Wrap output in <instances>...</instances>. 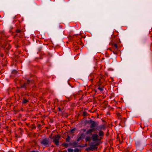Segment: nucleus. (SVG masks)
<instances>
[{"label":"nucleus","instance_id":"nucleus-1","mask_svg":"<svg viewBox=\"0 0 152 152\" xmlns=\"http://www.w3.org/2000/svg\"><path fill=\"white\" fill-rule=\"evenodd\" d=\"M61 135L59 134L53 137V142L56 145L58 146L59 145V141Z\"/></svg>","mask_w":152,"mask_h":152},{"label":"nucleus","instance_id":"nucleus-2","mask_svg":"<svg viewBox=\"0 0 152 152\" xmlns=\"http://www.w3.org/2000/svg\"><path fill=\"white\" fill-rule=\"evenodd\" d=\"M40 143L46 147H48L50 144V139L49 138H47L43 139L41 140Z\"/></svg>","mask_w":152,"mask_h":152},{"label":"nucleus","instance_id":"nucleus-3","mask_svg":"<svg viewBox=\"0 0 152 152\" xmlns=\"http://www.w3.org/2000/svg\"><path fill=\"white\" fill-rule=\"evenodd\" d=\"M87 123L90 124V127L91 128H94L96 126H97L98 124L97 122L94 121H93L91 119L87 121Z\"/></svg>","mask_w":152,"mask_h":152},{"label":"nucleus","instance_id":"nucleus-4","mask_svg":"<svg viewBox=\"0 0 152 152\" xmlns=\"http://www.w3.org/2000/svg\"><path fill=\"white\" fill-rule=\"evenodd\" d=\"M99 136L97 133H95L92 135V140L93 141L100 140V139H99Z\"/></svg>","mask_w":152,"mask_h":152},{"label":"nucleus","instance_id":"nucleus-5","mask_svg":"<svg viewBox=\"0 0 152 152\" xmlns=\"http://www.w3.org/2000/svg\"><path fill=\"white\" fill-rule=\"evenodd\" d=\"M96 130V129H95V128H90V129H88V130H87V131L86 132V135H88L90 134L91 135H92L93 134H92V133L93 132L95 131Z\"/></svg>","mask_w":152,"mask_h":152},{"label":"nucleus","instance_id":"nucleus-6","mask_svg":"<svg viewBox=\"0 0 152 152\" xmlns=\"http://www.w3.org/2000/svg\"><path fill=\"white\" fill-rule=\"evenodd\" d=\"M78 141H75L73 142L69 143V145H70L72 146L74 148L78 147Z\"/></svg>","mask_w":152,"mask_h":152},{"label":"nucleus","instance_id":"nucleus-7","mask_svg":"<svg viewBox=\"0 0 152 152\" xmlns=\"http://www.w3.org/2000/svg\"><path fill=\"white\" fill-rule=\"evenodd\" d=\"M3 48H5L7 50H9L11 48L10 45L7 43H5L4 45H3Z\"/></svg>","mask_w":152,"mask_h":152},{"label":"nucleus","instance_id":"nucleus-8","mask_svg":"<svg viewBox=\"0 0 152 152\" xmlns=\"http://www.w3.org/2000/svg\"><path fill=\"white\" fill-rule=\"evenodd\" d=\"M96 129L98 130H105V127L104 125H102L99 126H98L97 128H96Z\"/></svg>","mask_w":152,"mask_h":152},{"label":"nucleus","instance_id":"nucleus-9","mask_svg":"<svg viewBox=\"0 0 152 152\" xmlns=\"http://www.w3.org/2000/svg\"><path fill=\"white\" fill-rule=\"evenodd\" d=\"M99 145L98 143H96L95 144H93L90 145V146L92 149V151H93L95 149L97 148V146Z\"/></svg>","mask_w":152,"mask_h":152},{"label":"nucleus","instance_id":"nucleus-10","mask_svg":"<svg viewBox=\"0 0 152 152\" xmlns=\"http://www.w3.org/2000/svg\"><path fill=\"white\" fill-rule=\"evenodd\" d=\"M99 134H98V136H99L100 137V140H101L102 139V137H103L104 136V132L102 131V130H99Z\"/></svg>","mask_w":152,"mask_h":152},{"label":"nucleus","instance_id":"nucleus-11","mask_svg":"<svg viewBox=\"0 0 152 152\" xmlns=\"http://www.w3.org/2000/svg\"><path fill=\"white\" fill-rule=\"evenodd\" d=\"M84 137V134L83 133L81 134L80 136H79V135H78L77 139V141H79L82 139H83Z\"/></svg>","mask_w":152,"mask_h":152},{"label":"nucleus","instance_id":"nucleus-12","mask_svg":"<svg viewBox=\"0 0 152 152\" xmlns=\"http://www.w3.org/2000/svg\"><path fill=\"white\" fill-rule=\"evenodd\" d=\"M4 32L3 31V32H2V36H1V38L0 39H2V40H5V37H6V36H4Z\"/></svg>","mask_w":152,"mask_h":152},{"label":"nucleus","instance_id":"nucleus-13","mask_svg":"<svg viewBox=\"0 0 152 152\" xmlns=\"http://www.w3.org/2000/svg\"><path fill=\"white\" fill-rule=\"evenodd\" d=\"M91 139H92V137H91L89 136H87L85 138V140L86 142H90V141Z\"/></svg>","mask_w":152,"mask_h":152},{"label":"nucleus","instance_id":"nucleus-14","mask_svg":"<svg viewBox=\"0 0 152 152\" xmlns=\"http://www.w3.org/2000/svg\"><path fill=\"white\" fill-rule=\"evenodd\" d=\"M27 86L26 83H25L24 84L20 85V88H24L26 89L27 88Z\"/></svg>","mask_w":152,"mask_h":152},{"label":"nucleus","instance_id":"nucleus-15","mask_svg":"<svg viewBox=\"0 0 152 152\" xmlns=\"http://www.w3.org/2000/svg\"><path fill=\"white\" fill-rule=\"evenodd\" d=\"M61 145L63 146L66 148L68 147V146H69V144L68 143L64 142V143H63L61 144Z\"/></svg>","mask_w":152,"mask_h":152},{"label":"nucleus","instance_id":"nucleus-16","mask_svg":"<svg viewBox=\"0 0 152 152\" xmlns=\"http://www.w3.org/2000/svg\"><path fill=\"white\" fill-rule=\"evenodd\" d=\"M87 146V145L86 144H85L81 145H78V147L83 148Z\"/></svg>","mask_w":152,"mask_h":152},{"label":"nucleus","instance_id":"nucleus-17","mask_svg":"<svg viewBox=\"0 0 152 152\" xmlns=\"http://www.w3.org/2000/svg\"><path fill=\"white\" fill-rule=\"evenodd\" d=\"M71 138L69 136H67V137L66 139V142H69V140H70Z\"/></svg>","mask_w":152,"mask_h":152},{"label":"nucleus","instance_id":"nucleus-18","mask_svg":"<svg viewBox=\"0 0 152 152\" xmlns=\"http://www.w3.org/2000/svg\"><path fill=\"white\" fill-rule=\"evenodd\" d=\"M111 45L112 46H114L115 48H117L118 46L116 44L114 43H111Z\"/></svg>","mask_w":152,"mask_h":152},{"label":"nucleus","instance_id":"nucleus-19","mask_svg":"<svg viewBox=\"0 0 152 152\" xmlns=\"http://www.w3.org/2000/svg\"><path fill=\"white\" fill-rule=\"evenodd\" d=\"M75 129H76L75 128H74L73 129H70V133L71 134L73 133L74 132V131H75Z\"/></svg>","mask_w":152,"mask_h":152},{"label":"nucleus","instance_id":"nucleus-20","mask_svg":"<svg viewBox=\"0 0 152 152\" xmlns=\"http://www.w3.org/2000/svg\"><path fill=\"white\" fill-rule=\"evenodd\" d=\"M28 102V101L27 99H23L22 102L24 104H25L26 103Z\"/></svg>","mask_w":152,"mask_h":152},{"label":"nucleus","instance_id":"nucleus-21","mask_svg":"<svg viewBox=\"0 0 152 152\" xmlns=\"http://www.w3.org/2000/svg\"><path fill=\"white\" fill-rule=\"evenodd\" d=\"M130 148L127 147L125 151H126L127 152H130Z\"/></svg>","mask_w":152,"mask_h":152},{"label":"nucleus","instance_id":"nucleus-22","mask_svg":"<svg viewBox=\"0 0 152 152\" xmlns=\"http://www.w3.org/2000/svg\"><path fill=\"white\" fill-rule=\"evenodd\" d=\"M67 150L69 152H73V150L71 148H68Z\"/></svg>","mask_w":152,"mask_h":152},{"label":"nucleus","instance_id":"nucleus-23","mask_svg":"<svg viewBox=\"0 0 152 152\" xmlns=\"http://www.w3.org/2000/svg\"><path fill=\"white\" fill-rule=\"evenodd\" d=\"M86 150L88 151H92V149H91V147H89L86 148Z\"/></svg>","mask_w":152,"mask_h":152},{"label":"nucleus","instance_id":"nucleus-24","mask_svg":"<svg viewBox=\"0 0 152 152\" xmlns=\"http://www.w3.org/2000/svg\"><path fill=\"white\" fill-rule=\"evenodd\" d=\"M87 113L85 111H84L83 113V115L84 116H86V115H87Z\"/></svg>","mask_w":152,"mask_h":152},{"label":"nucleus","instance_id":"nucleus-25","mask_svg":"<svg viewBox=\"0 0 152 152\" xmlns=\"http://www.w3.org/2000/svg\"><path fill=\"white\" fill-rule=\"evenodd\" d=\"M79 150L78 148H76L74 149V152H79Z\"/></svg>","mask_w":152,"mask_h":152},{"label":"nucleus","instance_id":"nucleus-26","mask_svg":"<svg viewBox=\"0 0 152 152\" xmlns=\"http://www.w3.org/2000/svg\"><path fill=\"white\" fill-rule=\"evenodd\" d=\"M117 139L118 140H119V142H120V143H121L122 142V141H120L118 135L117 136Z\"/></svg>","mask_w":152,"mask_h":152},{"label":"nucleus","instance_id":"nucleus-27","mask_svg":"<svg viewBox=\"0 0 152 152\" xmlns=\"http://www.w3.org/2000/svg\"><path fill=\"white\" fill-rule=\"evenodd\" d=\"M16 31L18 33H20L21 31L20 29H18L16 30Z\"/></svg>","mask_w":152,"mask_h":152},{"label":"nucleus","instance_id":"nucleus-28","mask_svg":"<svg viewBox=\"0 0 152 152\" xmlns=\"http://www.w3.org/2000/svg\"><path fill=\"white\" fill-rule=\"evenodd\" d=\"M31 128H32V129H34L36 128V126H35L34 124H33L32 125Z\"/></svg>","mask_w":152,"mask_h":152},{"label":"nucleus","instance_id":"nucleus-29","mask_svg":"<svg viewBox=\"0 0 152 152\" xmlns=\"http://www.w3.org/2000/svg\"><path fill=\"white\" fill-rule=\"evenodd\" d=\"M98 89L100 91H102L103 90V89L102 87H99L98 88Z\"/></svg>","mask_w":152,"mask_h":152},{"label":"nucleus","instance_id":"nucleus-30","mask_svg":"<svg viewBox=\"0 0 152 152\" xmlns=\"http://www.w3.org/2000/svg\"><path fill=\"white\" fill-rule=\"evenodd\" d=\"M30 82V80H27V82L26 83V85L27 86L28 84H29Z\"/></svg>","mask_w":152,"mask_h":152},{"label":"nucleus","instance_id":"nucleus-31","mask_svg":"<svg viewBox=\"0 0 152 152\" xmlns=\"http://www.w3.org/2000/svg\"><path fill=\"white\" fill-rule=\"evenodd\" d=\"M90 77H92L90 79V80L92 81L93 80V79L94 78L93 77V75H90Z\"/></svg>","mask_w":152,"mask_h":152},{"label":"nucleus","instance_id":"nucleus-32","mask_svg":"<svg viewBox=\"0 0 152 152\" xmlns=\"http://www.w3.org/2000/svg\"><path fill=\"white\" fill-rule=\"evenodd\" d=\"M41 125L40 124H38L37 125V127L38 128H40V127L41 126Z\"/></svg>","mask_w":152,"mask_h":152},{"label":"nucleus","instance_id":"nucleus-33","mask_svg":"<svg viewBox=\"0 0 152 152\" xmlns=\"http://www.w3.org/2000/svg\"><path fill=\"white\" fill-rule=\"evenodd\" d=\"M108 131L106 133V135L107 136H108L109 135V133L108 132Z\"/></svg>","mask_w":152,"mask_h":152},{"label":"nucleus","instance_id":"nucleus-34","mask_svg":"<svg viewBox=\"0 0 152 152\" xmlns=\"http://www.w3.org/2000/svg\"><path fill=\"white\" fill-rule=\"evenodd\" d=\"M58 111H60L61 110L60 107H59L58 108Z\"/></svg>","mask_w":152,"mask_h":152},{"label":"nucleus","instance_id":"nucleus-35","mask_svg":"<svg viewBox=\"0 0 152 152\" xmlns=\"http://www.w3.org/2000/svg\"><path fill=\"white\" fill-rule=\"evenodd\" d=\"M84 132H85L86 131V129H83L82 130Z\"/></svg>","mask_w":152,"mask_h":152},{"label":"nucleus","instance_id":"nucleus-36","mask_svg":"<svg viewBox=\"0 0 152 152\" xmlns=\"http://www.w3.org/2000/svg\"><path fill=\"white\" fill-rule=\"evenodd\" d=\"M117 115L118 116V117L121 116V115H120V114L119 113H117Z\"/></svg>","mask_w":152,"mask_h":152},{"label":"nucleus","instance_id":"nucleus-37","mask_svg":"<svg viewBox=\"0 0 152 152\" xmlns=\"http://www.w3.org/2000/svg\"><path fill=\"white\" fill-rule=\"evenodd\" d=\"M30 152H36L34 151H30Z\"/></svg>","mask_w":152,"mask_h":152},{"label":"nucleus","instance_id":"nucleus-38","mask_svg":"<svg viewBox=\"0 0 152 152\" xmlns=\"http://www.w3.org/2000/svg\"><path fill=\"white\" fill-rule=\"evenodd\" d=\"M109 49L111 51H112V50H111V48H109Z\"/></svg>","mask_w":152,"mask_h":152}]
</instances>
